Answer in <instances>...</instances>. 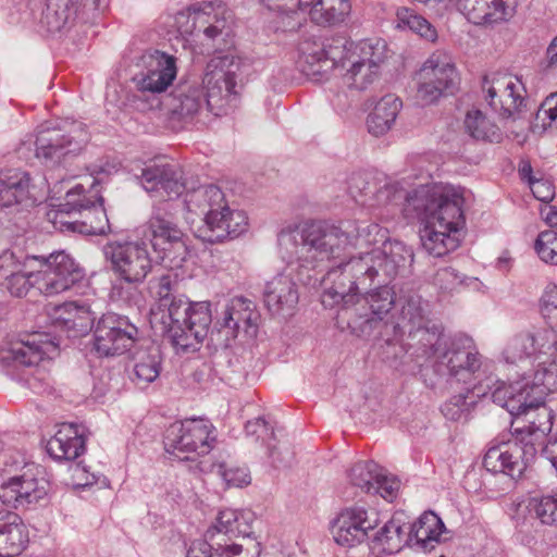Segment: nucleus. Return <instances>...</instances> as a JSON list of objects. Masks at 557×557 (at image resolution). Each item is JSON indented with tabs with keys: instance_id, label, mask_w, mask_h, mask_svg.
<instances>
[{
	"instance_id": "nucleus-1",
	"label": "nucleus",
	"mask_w": 557,
	"mask_h": 557,
	"mask_svg": "<svg viewBox=\"0 0 557 557\" xmlns=\"http://www.w3.org/2000/svg\"><path fill=\"white\" fill-rule=\"evenodd\" d=\"M277 244L288 268L296 264L308 270L341 258L350 249L373 246L342 262L326 275L332 286L322 294V304L324 307L343 304L347 321L361 289L391 282L412 259L411 251L403 243L386 239L385 228L374 222L359 220H345L337 224L317 221L285 228L280 232Z\"/></svg>"
},
{
	"instance_id": "nucleus-2",
	"label": "nucleus",
	"mask_w": 557,
	"mask_h": 557,
	"mask_svg": "<svg viewBox=\"0 0 557 557\" xmlns=\"http://www.w3.org/2000/svg\"><path fill=\"white\" fill-rule=\"evenodd\" d=\"M463 202L462 195L453 187L423 185L408 197L411 215L424 223L421 242L429 255L443 257L459 247Z\"/></svg>"
},
{
	"instance_id": "nucleus-3",
	"label": "nucleus",
	"mask_w": 557,
	"mask_h": 557,
	"mask_svg": "<svg viewBox=\"0 0 557 557\" xmlns=\"http://www.w3.org/2000/svg\"><path fill=\"white\" fill-rule=\"evenodd\" d=\"M185 219L193 224L195 216H202L203 226L197 236L203 242L220 243L243 234L248 227V218L242 210L232 209L222 189L214 185L186 188Z\"/></svg>"
},
{
	"instance_id": "nucleus-4",
	"label": "nucleus",
	"mask_w": 557,
	"mask_h": 557,
	"mask_svg": "<svg viewBox=\"0 0 557 557\" xmlns=\"http://www.w3.org/2000/svg\"><path fill=\"white\" fill-rule=\"evenodd\" d=\"M88 171L92 178L88 196L85 195L86 190L82 184L70 189L65 195V201L54 212L53 223L59 224L61 230L103 235L110 231V226L104 209L95 206L96 202L102 203L103 200L96 185L116 172V164L100 160L91 164Z\"/></svg>"
},
{
	"instance_id": "nucleus-5",
	"label": "nucleus",
	"mask_w": 557,
	"mask_h": 557,
	"mask_svg": "<svg viewBox=\"0 0 557 557\" xmlns=\"http://www.w3.org/2000/svg\"><path fill=\"white\" fill-rule=\"evenodd\" d=\"M549 395L547 385H497L492 392V400L510 414H531L529 424L515 429L520 441L531 444L540 451L553 428L554 412L546 406Z\"/></svg>"
},
{
	"instance_id": "nucleus-6",
	"label": "nucleus",
	"mask_w": 557,
	"mask_h": 557,
	"mask_svg": "<svg viewBox=\"0 0 557 557\" xmlns=\"http://www.w3.org/2000/svg\"><path fill=\"white\" fill-rule=\"evenodd\" d=\"M329 52L337 63L343 84L349 89L362 91L380 78L387 58V46L381 39L356 42L337 37L332 39Z\"/></svg>"
},
{
	"instance_id": "nucleus-7",
	"label": "nucleus",
	"mask_w": 557,
	"mask_h": 557,
	"mask_svg": "<svg viewBox=\"0 0 557 557\" xmlns=\"http://www.w3.org/2000/svg\"><path fill=\"white\" fill-rule=\"evenodd\" d=\"M50 482L44 467L28 462L20 454L0 462V502L15 509L29 508L45 500Z\"/></svg>"
},
{
	"instance_id": "nucleus-8",
	"label": "nucleus",
	"mask_w": 557,
	"mask_h": 557,
	"mask_svg": "<svg viewBox=\"0 0 557 557\" xmlns=\"http://www.w3.org/2000/svg\"><path fill=\"white\" fill-rule=\"evenodd\" d=\"M212 311L209 301H188L183 299L174 306L172 312L162 317L160 331L168 334L177 352H190L199 349L209 333Z\"/></svg>"
},
{
	"instance_id": "nucleus-9",
	"label": "nucleus",
	"mask_w": 557,
	"mask_h": 557,
	"mask_svg": "<svg viewBox=\"0 0 557 557\" xmlns=\"http://www.w3.org/2000/svg\"><path fill=\"white\" fill-rule=\"evenodd\" d=\"M176 205L160 201L152 207L149 220L138 228L147 237L159 259L168 267H181L187 257V236L175 222Z\"/></svg>"
},
{
	"instance_id": "nucleus-10",
	"label": "nucleus",
	"mask_w": 557,
	"mask_h": 557,
	"mask_svg": "<svg viewBox=\"0 0 557 557\" xmlns=\"http://www.w3.org/2000/svg\"><path fill=\"white\" fill-rule=\"evenodd\" d=\"M432 349L438 367H445L448 374H471L478 380H491L494 362L479 352L472 337L466 334L438 335Z\"/></svg>"
},
{
	"instance_id": "nucleus-11",
	"label": "nucleus",
	"mask_w": 557,
	"mask_h": 557,
	"mask_svg": "<svg viewBox=\"0 0 557 557\" xmlns=\"http://www.w3.org/2000/svg\"><path fill=\"white\" fill-rule=\"evenodd\" d=\"M484 98L488 106L503 119L519 121V132L515 138L524 141L529 122L523 120L521 114L527 108V90L522 81L508 74H494L485 76L482 83Z\"/></svg>"
},
{
	"instance_id": "nucleus-12",
	"label": "nucleus",
	"mask_w": 557,
	"mask_h": 557,
	"mask_svg": "<svg viewBox=\"0 0 557 557\" xmlns=\"http://www.w3.org/2000/svg\"><path fill=\"white\" fill-rule=\"evenodd\" d=\"M232 21V11L221 1L197 3L175 15L178 33L194 36L201 44L227 36Z\"/></svg>"
},
{
	"instance_id": "nucleus-13",
	"label": "nucleus",
	"mask_w": 557,
	"mask_h": 557,
	"mask_svg": "<svg viewBox=\"0 0 557 557\" xmlns=\"http://www.w3.org/2000/svg\"><path fill=\"white\" fill-rule=\"evenodd\" d=\"M240 69V59L232 54L213 57L207 63L201 87L208 96L209 108L214 115L224 114L235 106Z\"/></svg>"
},
{
	"instance_id": "nucleus-14",
	"label": "nucleus",
	"mask_w": 557,
	"mask_h": 557,
	"mask_svg": "<svg viewBox=\"0 0 557 557\" xmlns=\"http://www.w3.org/2000/svg\"><path fill=\"white\" fill-rule=\"evenodd\" d=\"M215 440V428L209 420L191 418L169 426L164 447L169 454L188 460L209 454Z\"/></svg>"
},
{
	"instance_id": "nucleus-15",
	"label": "nucleus",
	"mask_w": 557,
	"mask_h": 557,
	"mask_svg": "<svg viewBox=\"0 0 557 557\" xmlns=\"http://www.w3.org/2000/svg\"><path fill=\"white\" fill-rule=\"evenodd\" d=\"M260 313L250 299L236 296L227 299L216 311L214 331L224 347H231L242 337L251 339L256 337L259 326Z\"/></svg>"
},
{
	"instance_id": "nucleus-16",
	"label": "nucleus",
	"mask_w": 557,
	"mask_h": 557,
	"mask_svg": "<svg viewBox=\"0 0 557 557\" xmlns=\"http://www.w3.org/2000/svg\"><path fill=\"white\" fill-rule=\"evenodd\" d=\"M458 83L459 75L451 55L435 51L420 69L417 98L424 104L433 103L445 92H453Z\"/></svg>"
},
{
	"instance_id": "nucleus-17",
	"label": "nucleus",
	"mask_w": 557,
	"mask_h": 557,
	"mask_svg": "<svg viewBox=\"0 0 557 557\" xmlns=\"http://www.w3.org/2000/svg\"><path fill=\"white\" fill-rule=\"evenodd\" d=\"M388 283L377 284V288L357 298L347 323L355 335L370 336L385 325L383 315L395 305V293L387 286Z\"/></svg>"
},
{
	"instance_id": "nucleus-18",
	"label": "nucleus",
	"mask_w": 557,
	"mask_h": 557,
	"mask_svg": "<svg viewBox=\"0 0 557 557\" xmlns=\"http://www.w3.org/2000/svg\"><path fill=\"white\" fill-rule=\"evenodd\" d=\"M103 251L114 274L128 284L143 283L152 270V260L144 242L110 243Z\"/></svg>"
},
{
	"instance_id": "nucleus-19",
	"label": "nucleus",
	"mask_w": 557,
	"mask_h": 557,
	"mask_svg": "<svg viewBox=\"0 0 557 557\" xmlns=\"http://www.w3.org/2000/svg\"><path fill=\"white\" fill-rule=\"evenodd\" d=\"M515 432L510 438L491 446L484 455L483 466L493 473H503L511 479H519L527 468L535 460L539 451L520 441Z\"/></svg>"
},
{
	"instance_id": "nucleus-20",
	"label": "nucleus",
	"mask_w": 557,
	"mask_h": 557,
	"mask_svg": "<svg viewBox=\"0 0 557 557\" xmlns=\"http://www.w3.org/2000/svg\"><path fill=\"white\" fill-rule=\"evenodd\" d=\"M36 264L37 289L46 296L63 293L83 277L78 264L64 251L52 252L48 257L36 256Z\"/></svg>"
},
{
	"instance_id": "nucleus-21",
	"label": "nucleus",
	"mask_w": 557,
	"mask_h": 557,
	"mask_svg": "<svg viewBox=\"0 0 557 557\" xmlns=\"http://www.w3.org/2000/svg\"><path fill=\"white\" fill-rule=\"evenodd\" d=\"M138 337V329L124 317L103 314L94 330V350L99 357H115L129 351Z\"/></svg>"
},
{
	"instance_id": "nucleus-22",
	"label": "nucleus",
	"mask_w": 557,
	"mask_h": 557,
	"mask_svg": "<svg viewBox=\"0 0 557 557\" xmlns=\"http://www.w3.org/2000/svg\"><path fill=\"white\" fill-rule=\"evenodd\" d=\"M557 339L552 330L543 329L536 332H521L513 335L503 349V359L516 368V373H522L533 367L534 360L541 355H552L556 350Z\"/></svg>"
},
{
	"instance_id": "nucleus-23",
	"label": "nucleus",
	"mask_w": 557,
	"mask_h": 557,
	"mask_svg": "<svg viewBox=\"0 0 557 557\" xmlns=\"http://www.w3.org/2000/svg\"><path fill=\"white\" fill-rule=\"evenodd\" d=\"M59 354V343L48 334L26 335L9 342L0 349V361L16 367L39 366Z\"/></svg>"
},
{
	"instance_id": "nucleus-24",
	"label": "nucleus",
	"mask_w": 557,
	"mask_h": 557,
	"mask_svg": "<svg viewBox=\"0 0 557 557\" xmlns=\"http://www.w3.org/2000/svg\"><path fill=\"white\" fill-rule=\"evenodd\" d=\"M379 522L375 509L354 504L338 512L331 531L338 545L352 547L363 542L368 537V532L376 528Z\"/></svg>"
},
{
	"instance_id": "nucleus-25",
	"label": "nucleus",
	"mask_w": 557,
	"mask_h": 557,
	"mask_svg": "<svg viewBox=\"0 0 557 557\" xmlns=\"http://www.w3.org/2000/svg\"><path fill=\"white\" fill-rule=\"evenodd\" d=\"M138 66L140 70L133 77V82L143 92H163L177 75L176 59L159 50L144 52L139 58Z\"/></svg>"
},
{
	"instance_id": "nucleus-26",
	"label": "nucleus",
	"mask_w": 557,
	"mask_h": 557,
	"mask_svg": "<svg viewBox=\"0 0 557 557\" xmlns=\"http://www.w3.org/2000/svg\"><path fill=\"white\" fill-rule=\"evenodd\" d=\"M88 143V134L74 125L66 134L57 129H41L36 139V157L45 163L58 164L69 156L78 154Z\"/></svg>"
},
{
	"instance_id": "nucleus-27",
	"label": "nucleus",
	"mask_w": 557,
	"mask_h": 557,
	"mask_svg": "<svg viewBox=\"0 0 557 557\" xmlns=\"http://www.w3.org/2000/svg\"><path fill=\"white\" fill-rule=\"evenodd\" d=\"M140 184L153 197L168 201L177 198L187 188L183 170L174 163H152L143 169Z\"/></svg>"
},
{
	"instance_id": "nucleus-28",
	"label": "nucleus",
	"mask_w": 557,
	"mask_h": 557,
	"mask_svg": "<svg viewBox=\"0 0 557 557\" xmlns=\"http://www.w3.org/2000/svg\"><path fill=\"white\" fill-rule=\"evenodd\" d=\"M52 324L69 337L87 334L94 326L96 313L85 302L69 301L51 307L48 311Z\"/></svg>"
},
{
	"instance_id": "nucleus-29",
	"label": "nucleus",
	"mask_w": 557,
	"mask_h": 557,
	"mask_svg": "<svg viewBox=\"0 0 557 557\" xmlns=\"http://www.w3.org/2000/svg\"><path fill=\"white\" fill-rule=\"evenodd\" d=\"M332 41L323 45L314 39H302L297 47V69L312 81H321L337 63L330 55Z\"/></svg>"
},
{
	"instance_id": "nucleus-30",
	"label": "nucleus",
	"mask_w": 557,
	"mask_h": 557,
	"mask_svg": "<svg viewBox=\"0 0 557 557\" xmlns=\"http://www.w3.org/2000/svg\"><path fill=\"white\" fill-rule=\"evenodd\" d=\"M86 426L78 423H62L47 442L48 454L55 460H74L85 451Z\"/></svg>"
},
{
	"instance_id": "nucleus-31",
	"label": "nucleus",
	"mask_w": 557,
	"mask_h": 557,
	"mask_svg": "<svg viewBox=\"0 0 557 557\" xmlns=\"http://www.w3.org/2000/svg\"><path fill=\"white\" fill-rule=\"evenodd\" d=\"M29 543V530L21 516L12 510H0V557L20 556Z\"/></svg>"
},
{
	"instance_id": "nucleus-32",
	"label": "nucleus",
	"mask_w": 557,
	"mask_h": 557,
	"mask_svg": "<svg viewBox=\"0 0 557 557\" xmlns=\"http://www.w3.org/2000/svg\"><path fill=\"white\" fill-rule=\"evenodd\" d=\"M298 300L297 285L289 274H278L267 283L264 302L273 314L281 317L292 315Z\"/></svg>"
},
{
	"instance_id": "nucleus-33",
	"label": "nucleus",
	"mask_w": 557,
	"mask_h": 557,
	"mask_svg": "<svg viewBox=\"0 0 557 557\" xmlns=\"http://www.w3.org/2000/svg\"><path fill=\"white\" fill-rule=\"evenodd\" d=\"M513 0H458V9L473 24H493L513 14Z\"/></svg>"
},
{
	"instance_id": "nucleus-34",
	"label": "nucleus",
	"mask_w": 557,
	"mask_h": 557,
	"mask_svg": "<svg viewBox=\"0 0 557 557\" xmlns=\"http://www.w3.org/2000/svg\"><path fill=\"white\" fill-rule=\"evenodd\" d=\"M35 199L30 196V177L27 172L9 169L0 173V207L13 205L33 206Z\"/></svg>"
},
{
	"instance_id": "nucleus-35",
	"label": "nucleus",
	"mask_w": 557,
	"mask_h": 557,
	"mask_svg": "<svg viewBox=\"0 0 557 557\" xmlns=\"http://www.w3.org/2000/svg\"><path fill=\"white\" fill-rule=\"evenodd\" d=\"M252 513L234 509L221 510L216 523L206 532L207 540L214 542L216 535H225L228 540L233 537H248L252 533Z\"/></svg>"
},
{
	"instance_id": "nucleus-36",
	"label": "nucleus",
	"mask_w": 557,
	"mask_h": 557,
	"mask_svg": "<svg viewBox=\"0 0 557 557\" xmlns=\"http://www.w3.org/2000/svg\"><path fill=\"white\" fill-rule=\"evenodd\" d=\"M174 111L183 117H193L203 110L211 111L208 103V96L201 85L197 83L181 84L175 92Z\"/></svg>"
},
{
	"instance_id": "nucleus-37",
	"label": "nucleus",
	"mask_w": 557,
	"mask_h": 557,
	"mask_svg": "<svg viewBox=\"0 0 557 557\" xmlns=\"http://www.w3.org/2000/svg\"><path fill=\"white\" fill-rule=\"evenodd\" d=\"M403 107L401 100L395 95H386L375 104L367 119L368 129L374 136L387 133L394 125Z\"/></svg>"
},
{
	"instance_id": "nucleus-38",
	"label": "nucleus",
	"mask_w": 557,
	"mask_h": 557,
	"mask_svg": "<svg viewBox=\"0 0 557 557\" xmlns=\"http://www.w3.org/2000/svg\"><path fill=\"white\" fill-rule=\"evenodd\" d=\"M409 525L393 517L373 537V549L379 554L398 553L407 543Z\"/></svg>"
},
{
	"instance_id": "nucleus-39",
	"label": "nucleus",
	"mask_w": 557,
	"mask_h": 557,
	"mask_svg": "<svg viewBox=\"0 0 557 557\" xmlns=\"http://www.w3.org/2000/svg\"><path fill=\"white\" fill-rule=\"evenodd\" d=\"M412 194L413 190L408 191L399 182H386L380 187L374 183L373 191L369 198L362 199V205L370 208L404 205V211L411 215L412 208L408 207V197Z\"/></svg>"
},
{
	"instance_id": "nucleus-40",
	"label": "nucleus",
	"mask_w": 557,
	"mask_h": 557,
	"mask_svg": "<svg viewBox=\"0 0 557 557\" xmlns=\"http://www.w3.org/2000/svg\"><path fill=\"white\" fill-rule=\"evenodd\" d=\"M409 533H412L417 543L425 549H432L435 544L446 539L444 522L433 511L424 512L412 527H409Z\"/></svg>"
},
{
	"instance_id": "nucleus-41",
	"label": "nucleus",
	"mask_w": 557,
	"mask_h": 557,
	"mask_svg": "<svg viewBox=\"0 0 557 557\" xmlns=\"http://www.w3.org/2000/svg\"><path fill=\"white\" fill-rule=\"evenodd\" d=\"M487 387V385L462 387L442 406L443 414L451 421L460 420L474 405L478 404L481 397L486 396Z\"/></svg>"
},
{
	"instance_id": "nucleus-42",
	"label": "nucleus",
	"mask_w": 557,
	"mask_h": 557,
	"mask_svg": "<svg viewBox=\"0 0 557 557\" xmlns=\"http://www.w3.org/2000/svg\"><path fill=\"white\" fill-rule=\"evenodd\" d=\"M245 434L252 442L267 444L269 448V456L272 458L273 463L276 466H287L292 460V453L285 449V455L277 447H271L270 441L274 437L273 426L263 418L258 417L249 420L245 424Z\"/></svg>"
},
{
	"instance_id": "nucleus-43",
	"label": "nucleus",
	"mask_w": 557,
	"mask_h": 557,
	"mask_svg": "<svg viewBox=\"0 0 557 557\" xmlns=\"http://www.w3.org/2000/svg\"><path fill=\"white\" fill-rule=\"evenodd\" d=\"M428 304L422 301V298L417 294H411L407 297L400 311L401 329L406 330L409 335L414 332H423L424 335L430 336L425 329L428 319Z\"/></svg>"
},
{
	"instance_id": "nucleus-44",
	"label": "nucleus",
	"mask_w": 557,
	"mask_h": 557,
	"mask_svg": "<svg viewBox=\"0 0 557 557\" xmlns=\"http://www.w3.org/2000/svg\"><path fill=\"white\" fill-rule=\"evenodd\" d=\"M465 127L467 133L478 141L497 144L503 139L500 128L478 109L468 111Z\"/></svg>"
},
{
	"instance_id": "nucleus-45",
	"label": "nucleus",
	"mask_w": 557,
	"mask_h": 557,
	"mask_svg": "<svg viewBox=\"0 0 557 557\" xmlns=\"http://www.w3.org/2000/svg\"><path fill=\"white\" fill-rule=\"evenodd\" d=\"M82 0H46L44 21L51 30H60L74 22Z\"/></svg>"
},
{
	"instance_id": "nucleus-46",
	"label": "nucleus",
	"mask_w": 557,
	"mask_h": 557,
	"mask_svg": "<svg viewBox=\"0 0 557 557\" xmlns=\"http://www.w3.org/2000/svg\"><path fill=\"white\" fill-rule=\"evenodd\" d=\"M350 10V0H313L309 13L317 24L332 25L343 22Z\"/></svg>"
},
{
	"instance_id": "nucleus-47",
	"label": "nucleus",
	"mask_w": 557,
	"mask_h": 557,
	"mask_svg": "<svg viewBox=\"0 0 557 557\" xmlns=\"http://www.w3.org/2000/svg\"><path fill=\"white\" fill-rule=\"evenodd\" d=\"M36 265V256L24 257L20 270L15 271L4 283L11 295L22 297L32 287L37 288V283L35 282V280H38Z\"/></svg>"
},
{
	"instance_id": "nucleus-48",
	"label": "nucleus",
	"mask_w": 557,
	"mask_h": 557,
	"mask_svg": "<svg viewBox=\"0 0 557 557\" xmlns=\"http://www.w3.org/2000/svg\"><path fill=\"white\" fill-rule=\"evenodd\" d=\"M173 284L171 275H162L153 287L158 297V306L151 311V323L154 325H161L162 317L172 312L174 306H177L184 299V297L172 293Z\"/></svg>"
},
{
	"instance_id": "nucleus-49",
	"label": "nucleus",
	"mask_w": 557,
	"mask_h": 557,
	"mask_svg": "<svg viewBox=\"0 0 557 557\" xmlns=\"http://www.w3.org/2000/svg\"><path fill=\"white\" fill-rule=\"evenodd\" d=\"M396 27L400 29H409L431 42H434L437 39L436 28L426 18L408 8H400L397 10Z\"/></svg>"
},
{
	"instance_id": "nucleus-50",
	"label": "nucleus",
	"mask_w": 557,
	"mask_h": 557,
	"mask_svg": "<svg viewBox=\"0 0 557 557\" xmlns=\"http://www.w3.org/2000/svg\"><path fill=\"white\" fill-rule=\"evenodd\" d=\"M382 470L383 468L374 461H359L350 468L348 479L354 486L371 494L375 481L382 478Z\"/></svg>"
},
{
	"instance_id": "nucleus-51",
	"label": "nucleus",
	"mask_w": 557,
	"mask_h": 557,
	"mask_svg": "<svg viewBox=\"0 0 557 557\" xmlns=\"http://www.w3.org/2000/svg\"><path fill=\"white\" fill-rule=\"evenodd\" d=\"M211 471L219 475L227 487H243L251 481L246 467H238L227 461L212 463Z\"/></svg>"
},
{
	"instance_id": "nucleus-52",
	"label": "nucleus",
	"mask_w": 557,
	"mask_h": 557,
	"mask_svg": "<svg viewBox=\"0 0 557 557\" xmlns=\"http://www.w3.org/2000/svg\"><path fill=\"white\" fill-rule=\"evenodd\" d=\"M517 377L527 383H557V362H539L535 368L517 372Z\"/></svg>"
},
{
	"instance_id": "nucleus-53",
	"label": "nucleus",
	"mask_w": 557,
	"mask_h": 557,
	"mask_svg": "<svg viewBox=\"0 0 557 557\" xmlns=\"http://www.w3.org/2000/svg\"><path fill=\"white\" fill-rule=\"evenodd\" d=\"M534 248L542 261L557 264V233L555 231L541 232L535 240Z\"/></svg>"
},
{
	"instance_id": "nucleus-54",
	"label": "nucleus",
	"mask_w": 557,
	"mask_h": 557,
	"mask_svg": "<svg viewBox=\"0 0 557 557\" xmlns=\"http://www.w3.org/2000/svg\"><path fill=\"white\" fill-rule=\"evenodd\" d=\"M161 372V360L158 354H149L140 358L134 366L135 377L146 383H152Z\"/></svg>"
},
{
	"instance_id": "nucleus-55",
	"label": "nucleus",
	"mask_w": 557,
	"mask_h": 557,
	"mask_svg": "<svg viewBox=\"0 0 557 557\" xmlns=\"http://www.w3.org/2000/svg\"><path fill=\"white\" fill-rule=\"evenodd\" d=\"M532 509L544 524H557V495H546L532 498Z\"/></svg>"
},
{
	"instance_id": "nucleus-56",
	"label": "nucleus",
	"mask_w": 557,
	"mask_h": 557,
	"mask_svg": "<svg viewBox=\"0 0 557 557\" xmlns=\"http://www.w3.org/2000/svg\"><path fill=\"white\" fill-rule=\"evenodd\" d=\"M465 276L456 269L446 267L440 269L434 275V285L442 292L449 293L456 290L463 283Z\"/></svg>"
},
{
	"instance_id": "nucleus-57",
	"label": "nucleus",
	"mask_w": 557,
	"mask_h": 557,
	"mask_svg": "<svg viewBox=\"0 0 557 557\" xmlns=\"http://www.w3.org/2000/svg\"><path fill=\"white\" fill-rule=\"evenodd\" d=\"M374 189V182L368 180L367 174H352L348 181V191L352 198L362 205V199L369 198Z\"/></svg>"
},
{
	"instance_id": "nucleus-58",
	"label": "nucleus",
	"mask_w": 557,
	"mask_h": 557,
	"mask_svg": "<svg viewBox=\"0 0 557 557\" xmlns=\"http://www.w3.org/2000/svg\"><path fill=\"white\" fill-rule=\"evenodd\" d=\"M400 487V482L393 475L386 473V471L382 470V478H379L375 481V485L371 494H379L382 498L393 502Z\"/></svg>"
},
{
	"instance_id": "nucleus-59",
	"label": "nucleus",
	"mask_w": 557,
	"mask_h": 557,
	"mask_svg": "<svg viewBox=\"0 0 557 557\" xmlns=\"http://www.w3.org/2000/svg\"><path fill=\"white\" fill-rule=\"evenodd\" d=\"M536 120L542 122L543 128L557 126V92L548 96L536 112Z\"/></svg>"
},
{
	"instance_id": "nucleus-60",
	"label": "nucleus",
	"mask_w": 557,
	"mask_h": 557,
	"mask_svg": "<svg viewBox=\"0 0 557 557\" xmlns=\"http://www.w3.org/2000/svg\"><path fill=\"white\" fill-rule=\"evenodd\" d=\"M22 260L17 259L15 253L10 250H4L0 255V285H4L5 281L20 270Z\"/></svg>"
},
{
	"instance_id": "nucleus-61",
	"label": "nucleus",
	"mask_w": 557,
	"mask_h": 557,
	"mask_svg": "<svg viewBox=\"0 0 557 557\" xmlns=\"http://www.w3.org/2000/svg\"><path fill=\"white\" fill-rule=\"evenodd\" d=\"M541 312L544 318L556 320L557 322V286L549 285L546 287L541 298Z\"/></svg>"
},
{
	"instance_id": "nucleus-62",
	"label": "nucleus",
	"mask_w": 557,
	"mask_h": 557,
	"mask_svg": "<svg viewBox=\"0 0 557 557\" xmlns=\"http://www.w3.org/2000/svg\"><path fill=\"white\" fill-rule=\"evenodd\" d=\"M529 186L533 196L542 202L547 203L552 201L555 196L554 185L548 180L535 178L531 181Z\"/></svg>"
},
{
	"instance_id": "nucleus-63",
	"label": "nucleus",
	"mask_w": 557,
	"mask_h": 557,
	"mask_svg": "<svg viewBox=\"0 0 557 557\" xmlns=\"http://www.w3.org/2000/svg\"><path fill=\"white\" fill-rule=\"evenodd\" d=\"M210 540H196L187 549L186 557H214L215 542L209 543Z\"/></svg>"
},
{
	"instance_id": "nucleus-64",
	"label": "nucleus",
	"mask_w": 557,
	"mask_h": 557,
	"mask_svg": "<svg viewBox=\"0 0 557 557\" xmlns=\"http://www.w3.org/2000/svg\"><path fill=\"white\" fill-rule=\"evenodd\" d=\"M240 552L242 545L239 544H227L226 542L222 543L220 541L215 542L214 557H235L238 556Z\"/></svg>"
}]
</instances>
